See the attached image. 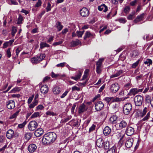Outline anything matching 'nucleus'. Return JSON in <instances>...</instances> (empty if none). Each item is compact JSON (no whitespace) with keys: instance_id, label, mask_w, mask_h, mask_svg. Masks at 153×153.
<instances>
[{"instance_id":"25","label":"nucleus","mask_w":153,"mask_h":153,"mask_svg":"<svg viewBox=\"0 0 153 153\" xmlns=\"http://www.w3.org/2000/svg\"><path fill=\"white\" fill-rule=\"evenodd\" d=\"M55 27L57 28L59 31H60L63 27L62 25L61 24L60 22H56Z\"/></svg>"},{"instance_id":"43","label":"nucleus","mask_w":153,"mask_h":153,"mask_svg":"<svg viewBox=\"0 0 153 153\" xmlns=\"http://www.w3.org/2000/svg\"><path fill=\"white\" fill-rule=\"evenodd\" d=\"M17 31L16 29V28L14 27H13L12 28V35L13 36H14L16 33Z\"/></svg>"},{"instance_id":"63","label":"nucleus","mask_w":153,"mask_h":153,"mask_svg":"<svg viewBox=\"0 0 153 153\" xmlns=\"http://www.w3.org/2000/svg\"><path fill=\"white\" fill-rule=\"evenodd\" d=\"M73 121L74 122V123L73 124V126L74 127L77 126L78 125V120H77L76 122L75 120H74Z\"/></svg>"},{"instance_id":"38","label":"nucleus","mask_w":153,"mask_h":153,"mask_svg":"<svg viewBox=\"0 0 153 153\" xmlns=\"http://www.w3.org/2000/svg\"><path fill=\"white\" fill-rule=\"evenodd\" d=\"M91 36V34L89 32L87 31L85 33L84 39L86 40L87 38H89Z\"/></svg>"},{"instance_id":"32","label":"nucleus","mask_w":153,"mask_h":153,"mask_svg":"<svg viewBox=\"0 0 153 153\" xmlns=\"http://www.w3.org/2000/svg\"><path fill=\"white\" fill-rule=\"evenodd\" d=\"M40 48L42 49L45 47H49V45L46 43L41 42L40 44Z\"/></svg>"},{"instance_id":"39","label":"nucleus","mask_w":153,"mask_h":153,"mask_svg":"<svg viewBox=\"0 0 153 153\" xmlns=\"http://www.w3.org/2000/svg\"><path fill=\"white\" fill-rule=\"evenodd\" d=\"M122 100V99L121 98L118 97L114 98L113 97L112 102H118L121 101Z\"/></svg>"},{"instance_id":"5","label":"nucleus","mask_w":153,"mask_h":153,"mask_svg":"<svg viewBox=\"0 0 153 153\" xmlns=\"http://www.w3.org/2000/svg\"><path fill=\"white\" fill-rule=\"evenodd\" d=\"M103 60V59L100 58L96 63V71L97 74H100L101 73L102 62Z\"/></svg>"},{"instance_id":"1","label":"nucleus","mask_w":153,"mask_h":153,"mask_svg":"<svg viewBox=\"0 0 153 153\" xmlns=\"http://www.w3.org/2000/svg\"><path fill=\"white\" fill-rule=\"evenodd\" d=\"M56 135L54 132H48L45 135L42 140V143L45 145H48L53 143L56 139Z\"/></svg>"},{"instance_id":"60","label":"nucleus","mask_w":153,"mask_h":153,"mask_svg":"<svg viewBox=\"0 0 153 153\" xmlns=\"http://www.w3.org/2000/svg\"><path fill=\"white\" fill-rule=\"evenodd\" d=\"M50 79V77L48 76H46L45 77L43 80V82H45L47 81Z\"/></svg>"},{"instance_id":"24","label":"nucleus","mask_w":153,"mask_h":153,"mask_svg":"<svg viewBox=\"0 0 153 153\" xmlns=\"http://www.w3.org/2000/svg\"><path fill=\"white\" fill-rule=\"evenodd\" d=\"M53 91L55 94L57 95L59 94L61 92L60 88L59 86H56L53 88Z\"/></svg>"},{"instance_id":"21","label":"nucleus","mask_w":153,"mask_h":153,"mask_svg":"<svg viewBox=\"0 0 153 153\" xmlns=\"http://www.w3.org/2000/svg\"><path fill=\"white\" fill-rule=\"evenodd\" d=\"M117 117L116 115H113L110 117L109 120L111 123L115 124L117 123Z\"/></svg>"},{"instance_id":"51","label":"nucleus","mask_w":153,"mask_h":153,"mask_svg":"<svg viewBox=\"0 0 153 153\" xmlns=\"http://www.w3.org/2000/svg\"><path fill=\"white\" fill-rule=\"evenodd\" d=\"M135 13L134 12L132 14H130L128 16V19L129 20H132L133 18V16L134 15Z\"/></svg>"},{"instance_id":"53","label":"nucleus","mask_w":153,"mask_h":153,"mask_svg":"<svg viewBox=\"0 0 153 153\" xmlns=\"http://www.w3.org/2000/svg\"><path fill=\"white\" fill-rule=\"evenodd\" d=\"M20 90L18 87L15 88L11 91V92L12 93L15 92L16 91H19Z\"/></svg>"},{"instance_id":"18","label":"nucleus","mask_w":153,"mask_h":153,"mask_svg":"<svg viewBox=\"0 0 153 153\" xmlns=\"http://www.w3.org/2000/svg\"><path fill=\"white\" fill-rule=\"evenodd\" d=\"M14 134L13 131L11 129H10L7 131L6 135L7 138L10 139L13 137Z\"/></svg>"},{"instance_id":"50","label":"nucleus","mask_w":153,"mask_h":153,"mask_svg":"<svg viewBox=\"0 0 153 153\" xmlns=\"http://www.w3.org/2000/svg\"><path fill=\"white\" fill-rule=\"evenodd\" d=\"M76 34L77 36L79 37H82V36L83 35V32L80 31H77L76 32Z\"/></svg>"},{"instance_id":"42","label":"nucleus","mask_w":153,"mask_h":153,"mask_svg":"<svg viewBox=\"0 0 153 153\" xmlns=\"http://www.w3.org/2000/svg\"><path fill=\"white\" fill-rule=\"evenodd\" d=\"M39 112H35L30 117V118H32L35 117H37L39 116Z\"/></svg>"},{"instance_id":"35","label":"nucleus","mask_w":153,"mask_h":153,"mask_svg":"<svg viewBox=\"0 0 153 153\" xmlns=\"http://www.w3.org/2000/svg\"><path fill=\"white\" fill-rule=\"evenodd\" d=\"M130 10V7L129 6H126L124 9V12L126 14L128 13Z\"/></svg>"},{"instance_id":"20","label":"nucleus","mask_w":153,"mask_h":153,"mask_svg":"<svg viewBox=\"0 0 153 153\" xmlns=\"http://www.w3.org/2000/svg\"><path fill=\"white\" fill-rule=\"evenodd\" d=\"M48 87L46 85L42 86L40 89L41 93L44 94H46L48 92Z\"/></svg>"},{"instance_id":"26","label":"nucleus","mask_w":153,"mask_h":153,"mask_svg":"<svg viewBox=\"0 0 153 153\" xmlns=\"http://www.w3.org/2000/svg\"><path fill=\"white\" fill-rule=\"evenodd\" d=\"M103 145V148L105 150L108 149L110 147L109 142L108 141L104 142Z\"/></svg>"},{"instance_id":"9","label":"nucleus","mask_w":153,"mask_h":153,"mask_svg":"<svg viewBox=\"0 0 153 153\" xmlns=\"http://www.w3.org/2000/svg\"><path fill=\"white\" fill-rule=\"evenodd\" d=\"M134 128L129 126H128L126 128L125 131V133L128 136H131L134 133Z\"/></svg>"},{"instance_id":"47","label":"nucleus","mask_w":153,"mask_h":153,"mask_svg":"<svg viewBox=\"0 0 153 153\" xmlns=\"http://www.w3.org/2000/svg\"><path fill=\"white\" fill-rule=\"evenodd\" d=\"M95 127L96 126L95 125L93 124L92 126L89 128V132L90 133L94 130L95 129Z\"/></svg>"},{"instance_id":"49","label":"nucleus","mask_w":153,"mask_h":153,"mask_svg":"<svg viewBox=\"0 0 153 153\" xmlns=\"http://www.w3.org/2000/svg\"><path fill=\"white\" fill-rule=\"evenodd\" d=\"M115 151L114 148V147H112L107 152V153H114Z\"/></svg>"},{"instance_id":"17","label":"nucleus","mask_w":153,"mask_h":153,"mask_svg":"<svg viewBox=\"0 0 153 153\" xmlns=\"http://www.w3.org/2000/svg\"><path fill=\"white\" fill-rule=\"evenodd\" d=\"M36 146L33 144H30L28 147V150L30 152H34L36 149Z\"/></svg>"},{"instance_id":"31","label":"nucleus","mask_w":153,"mask_h":153,"mask_svg":"<svg viewBox=\"0 0 153 153\" xmlns=\"http://www.w3.org/2000/svg\"><path fill=\"white\" fill-rule=\"evenodd\" d=\"M137 89L136 88H134L131 89L130 91V94H132L134 95H135L137 93Z\"/></svg>"},{"instance_id":"41","label":"nucleus","mask_w":153,"mask_h":153,"mask_svg":"<svg viewBox=\"0 0 153 153\" xmlns=\"http://www.w3.org/2000/svg\"><path fill=\"white\" fill-rule=\"evenodd\" d=\"M104 100L107 102L108 103V104L111 101V102H112L113 97H106Z\"/></svg>"},{"instance_id":"52","label":"nucleus","mask_w":153,"mask_h":153,"mask_svg":"<svg viewBox=\"0 0 153 153\" xmlns=\"http://www.w3.org/2000/svg\"><path fill=\"white\" fill-rule=\"evenodd\" d=\"M139 60H138L136 62L133 63L132 65V68H135L138 65Z\"/></svg>"},{"instance_id":"8","label":"nucleus","mask_w":153,"mask_h":153,"mask_svg":"<svg viewBox=\"0 0 153 153\" xmlns=\"http://www.w3.org/2000/svg\"><path fill=\"white\" fill-rule=\"evenodd\" d=\"M81 15L83 17L88 16L89 14V11L86 7H83L80 10Z\"/></svg>"},{"instance_id":"62","label":"nucleus","mask_w":153,"mask_h":153,"mask_svg":"<svg viewBox=\"0 0 153 153\" xmlns=\"http://www.w3.org/2000/svg\"><path fill=\"white\" fill-rule=\"evenodd\" d=\"M68 92V91H66L61 96V98H64L67 94Z\"/></svg>"},{"instance_id":"11","label":"nucleus","mask_w":153,"mask_h":153,"mask_svg":"<svg viewBox=\"0 0 153 153\" xmlns=\"http://www.w3.org/2000/svg\"><path fill=\"white\" fill-rule=\"evenodd\" d=\"M133 139L132 138H128L125 143V146L127 148H130L132 145Z\"/></svg>"},{"instance_id":"10","label":"nucleus","mask_w":153,"mask_h":153,"mask_svg":"<svg viewBox=\"0 0 153 153\" xmlns=\"http://www.w3.org/2000/svg\"><path fill=\"white\" fill-rule=\"evenodd\" d=\"M6 105L8 109H12L15 107V102L13 100H9L7 102Z\"/></svg>"},{"instance_id":"48","label":"nucleus","mask_w":153,"mask_h":153,"mask_svg":"<svg viewBox=\"0 0 153 153\" xmlns=\"http://www.w3.org/2000/svg\"><path fill=\"white\" fill-rule=\"evenodd\" d=\"M63 42V41L62 40V41H59L58 42H54L53 44V45L54 46H56V45H59L61 44Z\"/></svg>"},{"instance_id":"6","label":"nucleus","mask_w":153,"mask_h":153,"mask_svg":"<svg viewBox=\"0 0 153 153\" xmlns=\"http://www.w3.org/2000/svg\"><path fill=\"white\" fill-rule=\"evenodd\" d=\"M104 104L101 101H98L95 103V108L97 111H101L104 107Z\"/></svg>"},{"instance_id":"56","label":"nucleus","mask_w":153,"mask_h":153,"mask_svg":"<svg viewBox=\"0 0 153 153\" xmlns=\"http://www.w3.org/2000/svg\"><path fill=\"white\" fill-rule=\"evenodd\" d=\"M150 117V114L149 112L147 113L145 117L142 119V120L143 121H145L147 120L149 117Z\"/></svg>"},{"instance_id":"55","label":"nucleus","mask_w":153,"mask_h":153,"mask_svg":"<svg viewBox=\"0 0 153 153\" xmlns=\"http://www.w3.org/2000/svg\"><path fill=\"white\" fill-rule=\"evenodd\" d=\"M153 38V35L150 36L149 35H148L146 37V40L147 41H149L152 40Z\"/></svg>"},{"instance_id":"2","label":"nucleus","mask_w":153,"mask_h":153,"mask_svg":"<svg viewBox=\"0 0 153 153\" xmlns=\"http://www.w3.org/2000/svg\"><path fill=\"white\" fill-rule=\"evenodd\" d=\"M132 110V106L131 104L127 103L124 105L123 108V112L126 115L130 114Z\"/></svg>"},{"instance_id":"28","label":"nucleus","mask_w":153,"mask_h":153,"mask_svg":"<svg viewBox=\"0 0 153 153\" xmlns=\"http://www.w3.org/2000/svg\"><path fill=\"white\" fill-rule=\"evenodd\" d=\"M31 61L33 64H37L39 62L36 56L31 59Z\"/></svg>"},{"instance_id":"22","label":"nucleus","mask_w":153,"mask_h":153,"mask_svg":"<svg viewBox=\"0 0 153 153\" xmlns=\"http://www.w3.org/2000/svg\"><path fill=\"white\" fill-rule=\"evenodd\" d=\"M104 8V9L103 10V11L105 12H106L108 10V7L104 4H103L100 6H99L98 7V10L100 11H102Z\"/></svg>"},{"instance_id":"57","label":"nucleus","mask_w":153,"mask_h":153,"mask_svg":"<svg viewBox=\"0 0 153 153\" xmlns=\"http://www.w3.org/2000/svg\"><path fill=\"white\" fill-rule=\"evenodd\" d=\"M82 75L81 73L79 71L77 74V75L76 76V79H77V80L79 79L80 78V77H81V76Z\"/></svg>"},{"instance_id":"33","label":"nucleus","mask_w":153,"mask_h":153,"mask_svg":"<svg viewBox=\"0 0 153 153\" xmlns=\"http://www.w3.org/2000/svg\"><path fill=\"white\" fill-rule=\"evenodd\" d=\"M32 136V134L30 132L26 133L25 135V137L27 140H30Z\"/></svg>"},{"instance_id":"37","label":"nucleus","mask_w":153,"mask_h":153,"mask_svg":"<svg viewBox=\"0 0 153 153\" xmlns=\"http://www.w3.org/2000/svg\"><path fill=\"white\" fill-rule=\"evenodd\" d=\"M11 49V48H9L7 49L6 51V54L7 55V57L8 58H10L11 56L10 52Z\"/></svg>"},{"instance_id":"40","label":"nucleus","mask_w":153,"mask_h":153,"mask_svg":"<svg viewBox=\"0 0 153 153\" xmlns=\"http://www.w3.org/2000/svg\"><path fill=\"white\" fill-rule=\"evenodd\" d=\"M80 42V41L79 40L77 39L75 41H73L72 43V44L73 46H75L78 45Z\"/></svg>"},{"instance_id":"61","label":"nucleus","mask_w":153,"mask_h":153,"mask_svg":"<svg viewBox=\"0 0 153 153\" xmlns=\"http://www.w3.org/2000/svg\"><path fill=\"white\" fill-rule=\"evenodd\" d=\"M5 137L4 136H0V142H3L5 140Z\"/></svg>"},{"instance_id":"7","label":"nucleus","mask_w":153,"mask_h":153,"mask_svg":"<svg viewBox=\"0 0 153 153\" xmlns=\"http://www.w3.org/2000/svg\"><path fill=\"white\" fill-rule=\"evenodd\" d=\"M119 88L120 87L118 83L116 82L111 85L110 90L112 93H115L119 90Z\"/></svg>"},{"instance_id":"27","label":"nucleus","mask_w":153,"mask_h":153,"mask_svg":"<svg viewBox=\"0 0 153 153\" xmlns=\"http://www.w3.org/2000/svg\"><path fill=\"white\" fill-rule=\"evenodd\" d=\"M23 20L22 16L20 14L19 15V17L17 20V24L18 25H20L22 23V21Z\"/></svg>"},{"instance_id":"58","label":"nucleus","mask_w":153,"mask_h":153,"mask_svg":"<svg viewBox=\"0 0 153 153\" xmlns=\"http://www.w3.org/2000/svg\"><path fill=\"white\" fill-rule=\"evenodd\" d=\"M137 2V0H134L130 2V4L132 6H134L135 5Z\"/></svg>"},{"instance_id":"12","label":"nucleus","mask_w":153,"mask_h":153,"mask_svg":"<svg viewBox=\"0 0 153 153\" xmlns=\"http://www.w3.org/2000/svg\"><path fill=\"white\" fill-rule=\"evenodd\" d=\"M144 13H142L140 15L137 16V18L134 20V22L135 23H137L139 22L143 21L144 19Z\"/></svg>"},{"instance_id":"14","label":"nucleus","mask_w":153,"mask_h":153,"mask_svg":"<svg viewBox=\"0 0 153 153\" xmlns=\"http://www.w3.org/2000/svg\"><path fill=\"white\" fill-rule=\"evenodd\" d=\"M43 133V130L42 128H39L36 129L35 132L34 134L36 137H39L42 135Z\"/></svg>"},{"instance_id":"19","label":"nucleus","mask_w":153,"mask_h":153,"mask_svg":"<svg viewBox=\"0 0 153 153\" xmlns=\"http://www.w3.org/2000/svg\"><path fill=\"white\" fill-rule=\"evenodd\" d=\"M111 129L108 126H106L103 129V133L105 136L108 135L111 132Z\"/></svg>"},{"instance_id":"3","label":"nucleus","mask_w":153,"mask_h":153,"mask_svg":"<svg viewBox=\"0 0 153 153\" xmlns=\"http://www.w3.org/2000/svg\"><path fill=\"white\" fill-rule=\"evenodd\" d=\"M135 105L137 106L141 105L143 101V98L140 95L136 96L134 99Z\"/></svg>"},{"instance_id":"59","label":"nucleus","mask_w":153,"mask_h":153,"mask_svg":"<svg viewBox=\"0 0 153 153\" xmlns=\"http://www.w3.org/2000/svg\"><path fill=\"white\" fill-rule=\"evenodd\" d=\"M60 75L59 74H55L53 72H52L51 74V76L52 78H56L58 76H59Z\"/></svg>"},{"instance_id":"54","label":"nucleus","mask_w":153,"mask_h":153,"mask_svg":"<svg viewBox=\"0 0 153 153\" xmlns=\"http://www.w3.org/2000/svg\"><path fill=\"white\" fill-rule=\"evenodd\" d=\"M42 4V1L41 0H38L37 3L35 5L36 7H38L40 6Z\"/></svg>"},{"instance_id":"15","label":"nucleus","mask_w":153,"mask_h":153,"mask_svg":"<svg viewBox=\"0 0 153 153\" xmlns=\"http://www.w3.org/2000/svg\"><path fill=\"white\" fill-rule=\"evenodd\" d=\"M104 142V141L102 138H99L97 140L96 145L100 148H103Z\"/></svg>"},{"instance_id":"36","label":"nucleus","mask_w":153,"mask_h":153,"mask_svg":"<svg viewBox=\"0 0 153 153\" xmlns=\"http://www.w3.org/2000/svg\"><path fill=\"white\" fill-rule=\"evenodd\" d=\"M144 63L145 64L148 65L149 66L150 65L152 64V61L150 59H147L146 61L144 62Z\"/></svg>"},{"instance_id":"16","label":"nucleus","mask_w":153,"mask_h":153,"mask_svg":"<svg viewBox=\"0 0 153 153\" xmlns=\"http://www.w3.org/2000/svg\"><path fill=\"white\" fill-rule=\"evenodd\" d=\"M128 125L127 123L124 120L121 121L119 123V128L120 129H122L127 127Z\"/></svg>"},{"instance_id":"64","label":"nucleus","mask_w":153,"mask_h":153,"mask_svg":"<svg viewBox=\"0 0 153 153\" xmlns=\"http://www.w3.org/2000/svg\"><path fill=\"white\" fill-rule=\"evenodd\" d=\"M71 89L72 91L75 90L79 91L80 89L78 87L76 86H74L72 87Z\"/></svg>"},{"instance_id":"30","label":"nucleus","mask_w":153,"mask_h":153,"mask_svg":"<svg viewBox=\"0 0 153 153\" xmlns=\"http://www.w3.org/2000/svg\"><path fill=\"white\" fill-rule=\"evenodd\" d=\"M71 118V117L70 116H68L66 118L62 119L61 121V123H65L67 122Z\"/></svg>"},{"instance_id":"13","label":"nucleus","mask_w":153,"mask_h":153,"mask_svg":"<svg viewBox=\"0 0 153 153\" xmlns=\"http://www.w3.org/2000/svg\"><path fill=\"white\" fill-rule=\"evenodd\" d=\"M87 110V108L86 105L84 104H82L80 105L79 108L78 112L79 114H81Z\"/></svg>"},{"instance_id":"44","label":"nucleus","mask_w":153,"mask_h":153,"mask_svg":"<svg viewBox=\"0 0 153 153\" xmlns=\"http://www.w3.org/2000/svg\"><path fill=\"white\" fill-rule=\"evenodd\" d=\"M46 114L47 115H52L53 116H56V114L53 112H51L50 111H48L46 112Z\"/></svg>"},{"instance_id":"29","label":"nucleus","mask_w":153,"mask_h":153,"mask_svg":"<svg viewBox=\"0 0 153 153\" xmlns=\"http://www.w3.org/2000/svg\"><path fill=\"white\" fill-rule=\"evenodd\" d=\"M38 103V100H34L32 103L30 104L29 106V107L30 108H32L34 107Z\"/></svg>"},{"instance_id":"34","label":"nucleus","mask_w":153,"mask_h":153,"mask_svg":"<svg viewBox=\"0 0 153 153\" xmlns=\"http://www.w3.org/2000/svg\"><path fill=\"white\" fill-rule=\"evenodd\" d=\"M20 112V110H18L17 111L16 113H14L13 115L10 117V119H11L13 118H14L16 117V116Z\"/></svg>"},{"instance_id":"46","label":"nucleus","mask_w":153,"mask_h":153,"mask_svg":"<svg viewBox=\"0 0 153 153\" xmlns=\"http://www.w3.org/2000/svg\"><path fill=\"white\" fill-rule=\"evenodd\" d=\"M26 123L27 122L25 121L22 123L19 124L18 127L20 128H22L26 124Z\"/></svg>"},{"instance_id":"23","label":"nucleus","mask_w":153,"mask_h":153,"mask_svg":"<svg viewBox=\"0 0 153 153\" xmlns=\"http://www.w3.org/2000/svg\"><path fill=\"white\" fill-rule=\"evenodd\" d=\"M39 61L40 62L45 57V53H41L36 56Z\"/></svg>"},{"instance_id":"4","label":"nucleus","mask_w":153,"mask_h":153,"mask_svg":"<svg viewBox=\"0 0 153 153\" xmlns=\"http://www.w3.org/2000/svg\"><path fill=\"white\" fill-rule=\"evenodd\" d=\"M38 124L35 121H30L28 125V128L29 130L31 131L35 130L38 126Z\"/></svg>"},{"instance_id":"45","label":"nucleus","mask_w":153,"mask_h":153,"mask_svg":"<svg viewBox=\"0 0 153 153\" xmlns=\"http://www.w3.org/2000/svg\"><path fill=\"white\" fill-rule=\"evenodd\" d=\"M51 4L50 2H48V3L47 6L46 8V11L47 12L51 10Z\"/></svg>"}]
</instances>
